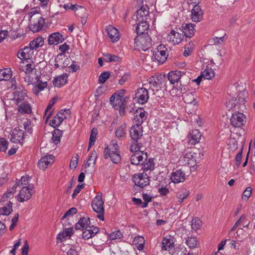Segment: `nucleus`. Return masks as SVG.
Instances as JSON below:
<instances>
[{"mask_svg":"<svg viewBox=\"0 0 255 255\" xmlns=\"http://www.w3.org/2000/svg\"><path fill=\"white\" fill-rule=\"evenodd\" d=\"M129 134L132 140L130 144V151L143 149V142L141 141L143 135L142 127L140 125L133 126L129 130Z\"/></svg>","mask_w":255,"mask_h":255,"instance_id":"obj_1","label":"nucleus"},{"mask_svg":"<svg viewBox=\"0 0 255 255\" xmlns=\"http://www.w3.org/2000/svg\"><path fill=\"white\" fill-rule=\"evenodd\" d=\"M24 81L28 84L35 85L32 88V92L36 95H38L40 91L43 90L47 86V82H42L40 77L36 73V71L25 76Z\"/></svg>","mask_w":255,"mask_h":255,"instance_id":"obj_2","label":"nucleus"},{"mask_svg":"<svg viewBox=\"0 0 255 255\" xmlns=\"http://www.w3.org/2000/svg\"><path fill=\"white\" fill-rule=\"evenodd\" d=\"M29 15H30L29 29L33 32L39 31L45 23L44 19L42 17L41 14L35 9H32L29 13Z\"/></svg>","mask_w":255,"mask_h":255,"instance_id":"obj_3","label":"nucleus"},{"mask_svg":"<svg viewBox=\"0 0 255 255\" xmlns=\"http://www.w3.org/2000/svg\"><path fill=\"white\" fill-rule=\"evenodd\" d=\"M152 40L148 34L138 35L134 39V47L138 50L146 51L151 45Z\"/></svg>","mask_w":255,"mask_h":255,"instance_id":"obj_4","label":"nucleus"},{"mask_svg":"<svg viewBox=\"0 0 255 255\" xmlns=\"http://www.w3.org/2000/svg\"><path fill=\"white\" fill-rule=\"evenodd\" d=\"M104 201L102 199V194L98 193L92 202V207L93 210L98 214L97 217L101 220H104Z\"/></svg>","mask_w":255,"mask_h":255,"instance_id":"obj_5","label":"nucleus"},{"mask_svg":"<svg viewBox=\"0 0 255 255\" xmlns=\"http://www.w3.org/2000/svg\"><path fill=\"white\" fill-rule=\"evenodd\" d=\"M34 193L32 186H24L19 191L17 196V200L20 202L27 201L31 198Z\"/></svg>","mask_w":255,"mask_h":255,"instance_id":"obj_6","label":"nucleus"},{"mask_svg":"<svg viewBox=\"0 0 255 255\" xmlns=\"http://www.w3.org/2000/svg\"><path fill=\"white\" fill-rule=\"evenodd\" d=\"M167 48L162 45L160 44L156 51L153 53V57L155 60L157 61L159 63H164L167 59V55L166 54Z\"/></svg>","mask_w":255,"mask_h":255,"instance_id":"obj_7","label":"nucleus"},{"mask_svg":"<svg viewBox=\"0 0 255 255\" xmlns=\"http://www.w3.org/2000/svg\"><path fill=\"white\" fill-rule=\"evenodd\" d=\"M230 121L231 124L233 126L236 128H239L245 124L246 118L245 115L242 113L236 112L233 114Z\"/></svg>","mask_w":255,"mask_h":255,"instance_id":"obj_8","label":"nucleus"},{"mask_svg":"<svg viewBox=\"0 0 255 255\" xmlns=\"http://www.w3.org/2000/svg\"><path fill=\"white\" fill-rule=\"evenodd\" d=\"M147 85H143L142 88L137 90L135 93V98L138 103L144 104L147 102L149 98V91L147 90Z\"/></svg>","mask_w":255,"mask_h":255,"instance_id":"obj_9","label":"nucleus"},{"mask_svg":"<svg viewBox=\"0 0 255 255\" xmlns=\"http://www.w3.org/2000/svg\"><path fill=\"white\" fill-rule=\"evenodd\" d=\"M131 151L132 152H134L131 156V163L132 164L137 165L140 163L142 164V162L143 160H146L147 158L146 152H145L141 150Z\"/></svg>","mask_w":255,"mask_h":255,"instance_id":"obj_10","label":"nucleus"},{"mask_svg":"<svg viewBox=\"0 0 255 255\" xmlns=\"http://www.w3.org/2000/svg\"><path fill=\"white\" fill-rule=\"evenodd\" d=\"M104 156L105 159L110 157L111 161L114 164H118L121 160L120 151L110 150V149H108V147H106L104 149Z\"/></svg>","mask_w":255,"mask_h":255,"instance_id":"obj_11","label":"nucleus"},{"mask_svg":"<svg viewBox=\"0 0 255 255\" xmlns=\"http://www.w3.org/2000/svg\"><path fill=\"white\" fill-rule=\"evenodd\" d=\"M9 138L11 142L14 143L21 142L23 140L24 132L19 128H16L11 131Z\"/></svg>","mask_w":255,"mask_h":255,"instance_id":"obj_12","label":"nucleus"},{"mask_svg":"<svg viewBox=\"0 0 255 255\" xmlns=\"http://www.w3.org/2000/svg\"><path fill=\"white\" fill-rule=\"evenodd\" d=\"M54 156L52 155H46L43 156L38 162V167L40 169L45 170L54 162Z\"/></svg>","mask_w":255,"mask_h":255,"instance_id":"obj_13","label":"nucleus"},{"mask_svg":"<svg viewBox=\"0 0 255 255\" xmlns=\"http://www.w3.org/2000/svg\"><path fill=\"white\" fill-rule=\"evenodd\" d=\"M183 37L184 35L182 33H180L172 30L168 34L167 39L169 42L173 44H177L182 41Z\"/></svg>","mask_w":255,"mask_h":255,"instance_id":"obj_14","label":"nucleus"},{"mask_svg":"<svg viewBox=\"0 0 255 255\" xmlns=\"http://www.w3.org/2000/svg\"><path fill=\"white\" fill-rule=\"evenodd\" d=\"M133 181L135 185L141 188H143L149 184L148 177L147 176L146 174H144L143 173H141L134 176Z\"/></svg>","mask_w":255,"mask_h":255,"instance_id":"obj_15","label":"nucleus"},{"mask_svg":"<svg viewBox=\"0 0 255 255\" xmlns=\"http://www.w3.org/2000/svg\"><path fill=\"white\" fill-rule=\"evenodd\" d=\"M183 99L184 102L187 105L186 106V110H187L188 105L195 106L197 105L196 96L194 92H186L183 94Z\"/></svg>","mask_w":255,"mask_h":255,"instance_id":"obj_16","label":"nucleus"},{"mask_svg":"<svg viewBox=\"0 0 255 255\" xmlns=\"http://www.w3.org/2000/svg\"><path fill=\"white\" fill-rule=\"evenodd\" d=\"M33 52V49L29 46L19 50L17 56L21 60H27L32 58Z\"/></svg>","mask_w":255,"mask_h":255,"instance_id":"obj_17","label":"nucleus"},{"mask_svg":"<svg viewBox=\"0 0 255 255\" xmlns=\"http://www.w3.org/2000/svg\"><path fill=\"white\" fill-rule=\"evenodd\" d=\"M106 30L112 42H115L120 39V34L118 30L116 28L109 25L106 27Z\"/></svg>","mask_w":255,"mask_h":255,"instance_id":"obj_18","label":"nucleus"},{"mask_svg":"<svg viewBox=\"0 0 255 255\" xmlns=\"http://www.w3.org/2000/svg\"><path fill=\"white\" fill-rule=\"evenodd\" d=\"M203 12L198 4L194 5L191 10V18L194 22H199L203 19Z\"/></svg>","mask_w":255,"mask_h":255,"instance_id":"obj_19","label":"nucleus"},{"mask_svg":"<svg viewBox=\"0 0 255 255\" xmlns=\"http://www.w3.org/2000/svg\"><path fill=\"white\" fill-rule=\"evenodd\" d=\"M145 111L142 108L136 110L134 115V120L136 125H140L146 119Z\"/></svg>","mask_w":255,"mask_h":255,"instance_id":"obj_20","label":"nucleus"},{"mask_svg":"<svg viewBox=\"0 0 255 255\" xmlns=\"http://www.w3.org/2000/svg\"><path fill=\"white\" fill-rule=\"evenodd\" d=\"M124 91H121V96L116 93L114 94L110 98V102L115 109L118 108L123 104V97Z\"/></svg>","mask_w":255,"mask_h":255,"instance_id":"obj_21","label":"nucleus"},{"mask_svg":"<svg viewBox=\"0 0 255 255\" xmlns=\"http://www.w3.org/2000/svg\"><path fill=\"white\" fill-rule=\"evenodd\" d=\"M171 179L175 183L182 182L185 180V173L181 169L176 170L172 172Z\"/></svg>","mask_w":255,"mask_h":255,"instance_id":"obj_22","label":"nucleus"},{"mask_svg":"<svg viewBox=\"0 0 255 255\" xmlns=\"http://www.w3.org/2000/svg\"><path fill=\"white\" fill-rule=\"evenodd\" d=\"M64 40L63 36L59 32L51 34L48 37V42L50 45H57Z\"/></svg>","mask_w":255,"mask_h":255,"instance_id":"obj_23","label":"nucleus"},{"mask_svg":"<svg viewBox=\"0 0 255 255\" xmlns=\"http://www.w3.org/2000/svg\"><path fill=\"white\" fill-rule=\"evenodd\" d=\"M83 232L82 237L85 240H88L94 237L99 232L98 228L94 226L88 227Z\"/></svg>","mask_w":255,"mask_h":255,"instance_id":"obj_24","label":"nucleus"},{"mask_svg":"<svg viewBox=\"0 0 255 255\" xmlns=\"http://www.w3.org/2000/svg\"><path fill=\"white\" fill-rule=\"evenodd\" d=\"M182 30L184 33L183 35L187 37H191L195 33L194 26L191 23L183 24L182 26Z\"/></svg>","mask_w":255,"mask_h":255,"instance_id":"obj_25","label":"nucleus"},{"mask_svg":"<svg viewBox=\"0 0 255 255\" xmlns=\"http://www.w3.org/2000/svg\"><path fill=\"white\" fill-rule=\"evenodd\" d=\"M182 160L185 164L194 166L195 164V158L193 156L192 152L186 150L183 153Z\"/></svg>","mask_w":255,"mask_h":255,"instance_id":"obj_26","label":"nucleus"},{"mask_svg":"<svg viewBox=\"0 0 255 255\" xmlns=\"http://www.w3.org/2000/svg\"><path fill=\"white\" fill-rule=\"evenodd\" d=\"M162 250L167 251L170 250L173 248L174 239L170 236H168L164 238L162 241Z\"/></svg>","mask_w":255,"mask_h":255,"instance_id":"obj_27","label":"nucleus"},{"mask_svg":"<svg viewBox=\"0 0 255 255\" xmlns=\"http://www.w3.org/2000/svg\"><path fill=\"white\" fill-rule=\"evenodd\" d=\"M181 79V72L180 71H171L168 74V79L171 84L176 83L177 84Z\"/></svg>","mask_w":255,"mask_h":255,"instance_id":"obj_28","label":"nucleus"},{"mask_svg":"<svg viewBox=\"0 0 255 255\" xmlns=\"http://www.w3.org/2000/svg\"><path fill=\"white\" fill-rule=\"evenodd\" d=\"M68 75L63 74L59 76L54 78L53 84L55 87H60L63 86L67 82Z\"/></svg>","mask_w":255,"mask_h":255,"instance_id":"obj_29","label":"nucleus"},{"mask_svg":"<svg viewBox=\"0 0 255 255\" xmlns=\"http://www.w3.org/2000/svg\"><path fill=\"white\" fill-rule=\"evenodd\" d=\"M0 214L2 215H9L12 211V203L8 201L6 203H0Z\"/></svg>","mask_w":255,"mask_h":255,"instance_id":"obj_30","label":"nucleus"},{"mask_svg":"<svg viewBox=\"0 0 255 255\" xmlns=\"http://www.w3.org/2000/svg\"><path fill=\"white\" fill-rule=\"evenodd\" d=\"M144 85H147L148 91L152 95L155 94L154 91H158L159 88V86L158 85L156 81L151 77L148 79L147 84H144Z\"/></svg>","mask_w":255,"mask_h":255,"instance_id":"obj_31","label":"nucleus"},{"mask_svg":"<svg viewBox=\"0 0 255 255\" xmlns=\"http://www.w3.org/2000/svg\"><path fill=\"white\" fill-rule=\"evenodd\" d=\"M90 221L89 218H81L78 222L75 225V228L76 230H84L90 227Z\"/></svg>","mask_w":255,"mask_h":255,"instance_id":"obj_32","label":"nucleus"},{"mask_svg":"<svg viewBox=\"0 0 255 255\" xmlns=\"http://www.w3.org/2000/svg\"><path fill=\"white\" fill-rule=\"evenodd\" d=\"M201 133L198 129L192 130L189 134L190 142L192 144H195L198 142L201 138Z\"/></svg>","mask_w":255,"mask_h":255,"instance_id":"obj_33","label":"nucleus"},{"mask_svg":"<svg viewBox=\"0 0 255 255\" xmlns=\"http://www.w3.org/2000/svg\"><path fill=\"white\" fill-rule=\"evenodd\" d=\"M139 23L136 28V32L138 35L148 34L145 31L147 30L149 26L146 21H138Z\"/></svg>","mask_w":255,"mask_h":255,"instance_id":"obj_34","label":"nucleus"},{"mask_svg":"<svg viewBox=\"0 0 255 255\" xmlns=\"http://www.w3.org/2000/svg\"><path fill=\"white\" fill-rule=\"evenodd\" d=\"M25 93L22 91H15L13 93V99L16 105L25 102Z\"/></svg>","mask_w":255,"mask_h":255,"instance_id":"obj_35","label":"nucleus"},{"mask_svg":"<svg viewBox=\"0 0 255 255\" xmlns=\"http://www.w3.org/2000/svg\"><path fill=\"white\" fill-rule=\"evenodd\" d=\"M127 133V126L125 124H123L119 127L115 131V135L119 138H124L126 137Z\"/></svg>","mask_w":255,"mask_h":255,"instance_id":"obj_36","label":"nucleus"},{"mask_svg":"<svg viewBox=\"0 0 255 255\" xmlns=\"http://www.w3.org/2000/svg\"><path fill=\"white\" fill-rule=\"evenodd\" d=\"M189 194V191L185 188H183L176 193V198L177 201L181 203L188 196Z\"/></svg>","mask_w":255,"mask_h":255,"instance_id":"obj_37","label":"nucleus"},{"mask_svg":"<svg viewBox=\"0 0 255 255\" xmlns=\"http://www.w3.org/2000/svg\"><path fill=\"white\" fill-rule=\"evenodd\" d=\"M12 76V71L10 68H5L0 70V81H7Z\"/></svg>","mask_w":255,"mask_h":255,"instance_id":"obj_38","label":"nucleus"},{"mask_svg":"<svg viewBox=\"0 0 255 255\" xmlns=\"http://www.w3.org/2000/svg\"><path fill=\"white\" fill-rule=\"evenodd\" d=\"M64 8L65 9H71L77 12L76 14L79 15L80 13H85L86 9L82 6H78L76 4H67L64 5Z\"/></svg>","mask_w":255,"mask_h":255,"instance_id":"obj_39","label":"nucleus"},{"mask_svg":"<svg viewBox=\"0 0 255 255\" xmlns=\"http://www.w3.org/2000/svg\"><path fill=\"white\" fill-rule=\"evenodd\" d=\"M17 106L18 111L20 113L29 114L31 111L30 105L26 101L18 105Z\"/></svg>","mask_w":255,"mask_h":255,"instance_id":"obj_40","label":"nucleus"},{"mask_svg":"<svg viewBox=\"0 0 255 255\" xmlns=\"http://www.w3.org/2000/svg\"><path fill=\"white\" fill-rule=\"evenodd\" d=\"M186 244L191 249L197 248L199 246V242L195 237H188L186 239Z\"/></svg>","mask_w":255,"mask_h":255,"instance_id":"obj_41","label":"nucleus"},{"mask_svg":"<svg viewBox=\"0 0 255 255\" xmlns=\"http://www.w3.org/2000/svg\"><path fill=\"white\" fill-rule=\"evenodd\" d=\"M104 60L107 62H119L121 58L119 56L109 53H104Z\"/></svg>","mask_w":255,"mask_h":255,"instance_id":"obj_42","label":"nucleus"},{"mask_svg":"<svg viewBox=\"0 0 255 255\" xmlns=\"http://www.w3.org/2000/svg\"><path fill=\"white\" fill-rule=\"evenodd\" d=\"M15 191L14 186H13L11 189H7V191L4 193L0 199V203H6L8 201L7 199L13 196V193Z\"/></svg>","mask_w":255,"mask_h":255,"instance_id":"obj_43","label":"nucleus"},{"mask_svg":"<svg viewBox=\"0 0 255 255\" xmlns=\"http://www.w3.org/2000/svg\"><path fill=\"white\" fill-rule=\"evenodd\" d=\"M44 42L43 38L42 37H38L30 42L29 46L33 50L41 46Z\"/></svg>","mask_w":255,"mask_h":255,"instance_id":"obj_44","label":"nucleus"},{"mask_svg":"<svg viewBox=\"0 0 255 255\" xmlns=\"http://www.w3.org/2000/svg\"><path fill=\"white\" fill-rule=\"evenodd\" d=\"M98 133V129L97 128H93L91 132L89 142L88 145V150L90 149V148L94 144L95 142L96 141L97 135Z\"/></svg>","mask_w":255,"mask_h":255,"instance_id":"obj_45","label":"nucleus"},{"mask_svg":"<svg viewBox=\"0 0 255 255\" xmlns=\"http://www.w3.org/2000/svg\"><path fill=\"white\" fill-rule=\"evenodd\" d=\"M62 134V132L59 129H55L52 133V141L55 144H57L60 141V138Z\"/></svg>","mask_w":255,"mask_h":255,"instance_id":"obj_46","label":"nucleus"},{"mask_svg":"<svg viewBox=\"0 0 255 255\" xmlns=\"http://www.w3.org/2000/svg\"><path fill=\"white\" fill-rule=\"evenodd\" d=\"M202 76L204 79L210 80L215 76V73L211 68H206L201 72Z\"/></svg>","mask_w":255,"mask_h":255,"instance_id":"obj_47","label":"nucleus"},{"mask_svg":"<svg viewBox=\"0 0 255 255\" xmlns=\"http://www.w3.org/2000/svg\"><path fill=\"white\" fill-rule=\"evenodd\" d=\"M144 243V238L140 236H138L133 239V244L134 245H138L137 249L139 250H141L143 248V244Z\"/></svg>","mask_w":255,"mask_h":255,"instance_id":"obj_48","label":"nucleus"},{"mask_svg":"<svg viewBox=\"0 0 255 255\" xmlns=\"http://www.w3.org/2000/svg\"><path fill=\"white\" fill-rule=\"evenodd\" d=\"M73 228H69L65 229L62 233L58 234L57 238L59 240H63V238L67 237H70L73 234Z\"/></svg>","mask_w":255,"mask_h":255,"instance_id":"obj_49","label":"nucleus"},{"mask_svg":"<svg viewBox=\"0 0 255 255\" xmlns=\"http://www.w3.org/2000/svg\"><path fill=\"white\" fill-rule=\"evenodd\" d=\"M25 73V76L34 72L35 71V66L33 63H29L26 65L24 69L22 70Z\"/></svg>","mask_w":255,"mask_h":255,"instance_id":"obj_50","label":"nucleus"},{"mask_svg":"<svg viewBox=\"0 0 255 255\" xmlns=\"http://www.w3.org/2000/svg\"><path fill=\"white\" fill-rule=\"evenodd\" d=\"M97 157V152L95 150L93 151L86 164L85 165V167H88L91 165V164H92L93 165H95Z\"/></svg>","mask_w":255,"mask_h":255,"instance_id":"obj_51","label":"nucleus"},{"mask_svg":"<svg viewBox=\"0 0 255 255\" xmlns=\"http://www.w3.org/2000/svg\"><path fill=\"white\" fill-rule=\"evenodd\" d=\"M224 36L221 37H214L209 40L210 45L221 44L224 41Z\"/></svg>","mask_w":255,"mask_h":255,"instance_id":"obj_52","label":"nucleus"},{"mask_svg":"<svg viewBox=\"0 0 255 255\" xmlns=\"http://www.w3.org/2000/svg\"><path fill=\"white\" fill-rule=\"evenodd\" d=\"M62 118L55 116L50 122V125L55 128L59 127L62 123Z\"/></svg>","mask_w":255,"mask_h":255,"instance_id":"obj_53","label":"nucleus"},{"mask_svg":"<svg viewBox=\"0 0 255 255\" xmlns=\"http://www.w3.org/2000/svg\"><path fill=\"white\" fill-rule=\"evenodd\" d=\"M149 13H145L142 12L141 10H138L137 11L136 17L138 21H146L148 16Z\"/></svg>","mask_w":255,"mask_h":255,"instance_id":"obj_54","label":"nucleus"},{"mask_svg":"<svg viewBox=\"0 0 255 255\" xmlns=\"http://www.w3.org/2000/svg\"><path fill=\"white\" fill-rule=\"evenodd\" d=\"M241 242L242 241H241L231 240L229 245L230 248H233L236 250H239L241 247Z\"/></svg>","mask_w":255,"mask_h":255,"instance_id":"obj_55","label":"nucleus"},{"mask_svg":"<svg viewBox=\"0 0 255 255\" xmlns=\"http://www.w3.org/2000/svg\"><path fill=\"white\" fill-rule=\"evenodd\" d=\"M29 178L27 176H22L21 177L20 180L19 181L18 183H16L15 184L14 189L16 188L17 186H19V185H27L29 182Z\"/></svg>","mask_w":255,"mask_h":255,"instance_id":"obj_56","label":"nucleus"},{"mask_svg":"<svg viewBox=\"0 0 255 255\" xmlns=\"http://www.w3.org/2000/svg\"><path fill=\"white\" fill-rule=\"evenodd\" d=\"M8 142L3 138H0V151L5 152L7 149Z\"/></svg>","mask_w":255,"mask_h":255,"instance_id":"obj_57","label":"nucleus"},{"mask_svg":"<svg viewBox=\"0 0 255 255\" xmlns=\"http://www.w3.org/2000/svg\"><path fill=\"white\" fill-rule=\"evenodd\" d=\"M201 222L198 219H193L191 221V227L193 230L196 231L199 229L201 226Z\"/></svg>","mask_w":255,"mask_h":255,"instance_id":"obj_58","label":"nucleus"},{"mask_svg":"<svg viewBox=\"0 0 255 255\" xmlns=\"http://www.w3.org/2000/svg\"><path fill=\"white\" fill-rule=\"evenodd\" d=\"M154 162L152 159H149L147 162L143 164V169L144 170H152L154 168Z\"/></svg>","mask_w":255,"mask_h":255,"instance_id":"obj_59","label":"nucleus"},{"mask_svg":"<svg viewBox=\"0 0 255 255\" xmlns=\"http://www.w3.org/2000/svg\"><path fill=\"white\" fill-rule=\"evenodd\" d=\"M110 72H105L102 73L99 78V81L100 83H104L110 77Z\"/></svg>","mask_w":255,"mask_h":255,"instance_id":"obj_60","label":"nucleus"},{"mask_svg":"<svg viewBox=\"0 0 255 255\" xmlns=\"http://www.w3.org/2000/svg\"><path fill=\"white\" fill-rule=\"evenodd\" d=\"M122 237L123 234L120 231H117L115 232H113L111 233L109 236L110 239L111 240L120 239Z\"/></svg>","mask_w":255,"mask_h":255,"instance_id":"obj_61","label":"nucleus"},{"mask_svg":"<svg viewBox=\"0 0 255 255\" xmlns=\"http://www.w3.org/2000/svg\"><path fill=\"white\" fill-rule=\"evenodd\" d=\"M152 78L154 79L156 82L158 84V85H162L164 82V80L165 79V77L164 75L161 74L156 75L154 76L151 77Z\"/></svg>","mask_w":255,"mask_h":255,"instance_id":"obj_62","label":"nucleus"},{"mask_svg":"<svg viewBox=\"0 0 255 255\" xmlns=\"http://www.w3.org/2000/svg\"><path fill=\"white\" fill-rule=\"evenodd\" d=\"M66 113V114H67L68 116L70 115V111L69 109H64L61 110L57 115V117L62 118V121H63L64 119H67V117L64 114V113Z\"/></svg>","mask_w":255,"mask_h":255,"instance_id":"obj_63","label":"nucleus"},{"mask_svg":"<svg viewBox=\"0 0 255 255\" xmlns=\"http://www.w3.org/2000/svg\"><path fill=\"white\" fill-rule=\"evenodd\" d=\"M252 189L251 187H247L243 194V199L245 200H248L251 196Z\"/></svg>","mask_w":255,"mask_h":255,"instance_id":"obj_64","label":"nucleus"}]
</instances>
